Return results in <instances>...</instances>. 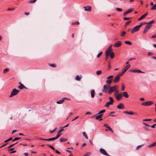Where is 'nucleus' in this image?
<instances>
[{
	"instance_id": "2",
	"label": "nucleus",
	"mask_w": 156,
	"mask_h": 156,
	"mask_svg": "<svg viewBox=\"0 0 156 156\" xmlns=\"http://www.w3.org/2000/svg\"><path fill=\"white\" fill-rule=\"evenodd\" d=\"M146 23H141L139 25L136 26L134 27L131 30V33H134L137 31L139 30L140 28L142 26V25L145 24Z\"/></svg>"
},
{
	"instance_id": "43",
	"label": "nucleus",
	"mask_w": 156,
	"mask_h": 156,
	"mask_svg": "<svg viewBox=\"0 0 156 156\" xmlns=\"http://www.w3.org/2000/svg\"><path fill=\"white\" fill-rule=\"evenodd\" d=\"M126 34V32L125 31H122L121 33V36L122 37L124 36Z\"/></svg>"
},
{
	"instance_id": "4",
	"label": "nucleus",
	"mask_w": 156,
	"mask_h": 156,
	"mask_svg": "<svg viewBox=\"0 0 156 156\" xmlns=\"http://www.w3.org/2000/svg\"><path fill=\"white\" fill-rule=\"evenodd\" d=\"M118 86L117 85H115L111 87L110 86V89L109 90L108 94H111L112 93L114 92L117 89Z\"/></svg>"
},
{
	"instance_id": "49",
	"label": "nucleus",
	"mask_w": 156,
	"mask_h": 156,
	"mask_svg": "<svg viewBox=\"0 0 156 156\" xmlns=\"http://www.w3.org/2000/svg\"><path fill=\"white\" fill-rule=\"evenodd\" d=\"M131 19V18L129 17H124L123 18L124 20H128Z\"/></svg>"
},
{
	"instance_id": "17",
	"label": "nucleus",
	"mask_w": 156,
	"mask_h": 156,
	"mask_svg": "<svg viewBox=\"0 0 156 156\" xmlns=\"http://www.w3.org/2000/svg\"><path fill=\"white\" fill-rule=\"evenodd\" d=\"M122 43L120 41H118L115 43L114 45V47H119L121 45Z\"/></svg>"
},
{
	"instance_id": "51",
	"label": "nucleus",
	"mask_w": 156,
	"mask_h": 156,
	"mask_svg": "<svg viewBox=\"0 0 156 156\" xmlns=\"http://www.w3.org/2000/svg\"><path fill=\"white\" fill-rule=\"evenodd\" d=\"M125 90V87H124V85L123 84H122V91H124Z\"/></svg>"
},
{
	"instance_id": "42",
	"label": "nucleus",
	"mask_w": 156,
	"mask_h": 156,
	"mask_svg": "<svg viewBox=\"0 0 156 156\" xmlns=\"http://www.w3.org/2000/svg\"><path fill=\"white\" fill-rule=\"evenodd\" d=\"M21 138H20V137H15L14 139L12 140V142H13L15 141H16V140H19V139H21Z\"/></svg>"
},
{
	"instance_id": "25",
	"label": "nucleus",
	"mask_w": 156,
	"mask_h": 156,
	"mask_svg": "<svg viewBox=\"0 0 156 156\" xmlns=\"http://www.w3.org/2000/svg\"><path fill=\"white\" fill-rule=\"evenodd\" d=\"M114 53L112 51L111 52V53L109 54L110 58L112 59L114 58Z\"/></svg>"
},
{
	"instance_id": "59",
	"label": "nucleus",
	"mask_w": 156,
	"mask_h": 156,
	"mask_svg": "<svg viewBox=\"0 0 156 156\" xmlns=\"http://www.w3.org/2000/svg\"><path fill=\"white\" fill-rule=\"evenodd\" d=\"M79 117V116H77L76 117H75L72 120V121H74V120H76Z\"/></svg>"
},
{
	"instance_id": "12",
	"label": "nucleus",
	"mask_w": 156,
	"mask_h": 156,
	"mask_svg": "<svg viewBox=\"0 0 156 156\" xmlns=\"http://www.w3.org/2000/svg\"><path fill=\"white\" fill-rule=\"evenodd\" d=\"M133 10V9H128L123 13V16H125L127 14L131 13Z\"/></svg>"
},
{
	"instance_id": "20",
	"label": "nucleus",
	"mask_w": 156,
	"mask_h": 156,
	"mask_svg": "<svg viewBox=\"0 0 156 156\" xmlns=\"http://www.w3.org/2000/svg\"><path fill=\"white\" fill-rule=\"evenodd\" d=\"M95 94V91L94 90H92L90 91V94L92 98H94Z\"/></svg>"
},
{
	"instance_id": "58",
	"label": "nucleus",
	"mask_w": 156,
	"mask_h": 156,
	"mask_svg": "<svg viewBox=\"0 0 156 156\" xmlns=\"http://www.w3.org/2000/svg\"><path fill=\"white\" fill-rule=\"evenodd\" d=\"M55 152L56 153L58 154H61L60 152L57 150H55Z\"/></svg>"
},
{
	"instance_id": "26",
	"label": "nucleus",
	"mask_w": 156,
	"mask_h": 156,
	"mask_svg": "<svg viewBox=\"0 0 156 156\" xmlns=\"http://www.w3.org/2000/svg\"><path fill=\"white\" fill-rule=\"evenodd\" d=\"M112 104H113V103L109 101L106 103L105 106L106 107H108L110 105Z\"/></svg>"
},
{
	"instance_id": "55",
	"label": "nucleus",
	"mask_w": 156,
	"mask_h": 156,
	"mask_svg": "<svg viewBox=\"0 0 156 156\" xmlns=\"http://www.w3.org/2000/svg\"><path fill=\"white\" fill-rule=\"evenodd\" d=\"M56 128H55L54 129L52 130H50V132L51 133H52L54 132H55L56 130Z\"/></svg>"
},
{
	"instance_id": "23",
	"label": "nucleus",
	"mask_w": 156,
	"mask_h": 156,
	"mask_svg": "<svg viewBox=\"0 0 156 156\" xmlns=\"http://www.w3.org/2000/svg\"><path fill=\"white\" fill-rule=\"evenodd\" d=\"M120 79V77L118 76V75L116 76L114 80V83H116L118 82Z\"/></svg>"
},
{
	"instance_id": "38",
	"label": "nucleus",
	"mask_w": 156,
	"mask_h": 156,
	"mask_svg": "<svg viewBox=\"0 0 156 156\" xmlns=\"http://www.w3.org/2000/svg\"><path fill=\"white\" fill-rule=\"evenodd\" d=\"M61 134L60 133L58 132V133L57 134V135L56 137H55V139H56L58 138L61 135Z\"/></svg>"
},
{
	"instance_id": "60",
	"label": "nucleus",
	"mask_w": 156,
	"mask_h": 156,
	"mask_svg": "<svg viewBox=\"0 0 156 156\" xmlns=\"http://www.w3.org/2000/svg\"><path fill=\"white\" fill-rule=\"evenodd\" d=\"M156 125H155V124H154V125H152L151 126V127L152 128H155V126Z\"/></svg>"
},
{
	"instance_id": "48",
	"label": "nucleus",
	"mask_w": 156,
	"mask_h": 156,
	"mask_svg": "<svg viewBox=\"0 0 156 156\" xmlns=\"http://www.w3.org/2000/svg\"><path fill=\"white\" fill-rule=\"evenodd\" d=\"M144 145V144H142V145H140L136 147V149H138L141 148V147H142Z\"/></svg>"
},
{
	"instance_id": "32",
	"label": "nucleus",
	"mask_w": 156,
	"mask_h": 156,
	"mask_svg": "<svg viewBox=\"0 0 156 156\" xmlns=\"http://www.w3.org/2000/svg\"><path fill=\"white\" fill-rule=\"evenodd\" d=\"M83 136L85 137V138L87 139H88V137L87 135H86V133L84 132H83Z\"/></svg>"
},
{
	"instance_id": "50",
	"label": "nucleus",
	"mask_w": 156,
	"mask_h": 156,
	"mask_svg": "<svg viewBox=\"0 0 156 156\" xmlns=\"http://www.w3.org/2000/svg\"><path fill=\"white\" fill-rule=\"evenodd\" d=\"M18 143V142L14 144H11V145H10L8 147V148H9L12 147L14 145H15V144H17Z\"/></svg>"
},
{
	"instance_id": "10",
	"label": "nucleus",
	"mask_w": 156,
	"mask_h": 156,
	"mask_svg": "<svg viewBox=\"0 0 156 156\" xmlns=\"http://www.w3.org/2000/svg\"><path fill=\"white\" fill-rule=\"evenodd\" d=\"M116 100L119 101L122 98V93H119L115 96Z\"/></svg>"
},
{
	"instance_id": "21",
	"label": "nucleus",
	"mask_w": 156,
	"mask_h": 156,
	"mask_svg": "<svg viewBox=\"0 0 156 156\" xmlns=\"http://www.w3.org/2000/svg\"><path fill=\"white\" fill-rule=\"evenodd\" d=\"M102 116H103L102 114L99 115H98L97 116H96L95 119L96 120L100 119V120H102V119H101V118H102Z\"/></svg>"
},
{
	"instance_id": "62",
	"label": "nucleus",
	"mask_w": 156,
	"mask_h": 156,
	"mask_svg": "<svg viewBox=\"0 0 156 156\" xmlns=\"http://www.w3.org/2000/svg\"><path fill=\"white\" fill-rule=\"evenodd\" d=\"M143 123L145 125H146L150 127L151 126L150 125H149L148 124H147V123L143 122Z\"/></svg>"
},
{
	"instance_id": "64",
	"label": "nucleus",
	"mask_w": 156,
	"mask_h": 156,
	"mask_svg": "<svg viewBox=\"0 0 156 156\" xmlns=\"http://www.w3.org/2000/svg\"><path fill=\"white\" fill-rule=\"evenodd\" d=\"M24 14L25 15L28 16L29 15L30 13L29 12H25Z\"/></svg>"
},
{
	"instance_id": "56",
	"label": "nucleus",
	"mask_w": 156,
	"mask_h": 156,
	"mask_svg": "<svg viewBox=\"0 0 156 156\" xmlns=\"http://www.w3.org/2000/svg\"><path fill=\"white\" fill-rule=\"evenodd\" d=\"M63 127L60 129L58 132V133H60L61 132L63 131L64 130Z\"/></svg>"
},
{
	"instance_id": "34",
	"label": "nucleus",
	"mask_w": 156,
	"mask_h": 156,
	"mask_svg": "<svg viewBox=\"0 0 156 156\" xmlns=\"http://www.w3.org/2000/svg\"><path fill=\"white\" fill-rule=\"evenodd\" d=\"M125 43L126 44H128L129 45H131L132 44V43L130 41H126L125 42Z\"/></svg>"
},
{
	"instance_id": "31",
	"label": "nucleus",
	"mask_w": 156,
	"mask_h": 156,
	"mask_svg": "<svg viewBox=\"0 0 156 156\" xmlns=\"http://www.w3.org/2000/svg\"><path fill=\"white\" fill-rule=\"evenodd\" d=\"M109 99L110 100L109 101L113 104V102L114 101L113 98L112 97H109Z\"/></svg>"
},
{
	"instance_id": "30",
	"label": "nucleus",
	"mask_w": 156,
	"mask_h": 156,
	"mask_svg": "<svg viewBox=\"0 0 156 156\" xmlns=\"http://www.w3.org/2000/svg\"><path fill=\"white\" fill-rule=\"evenodd\" d=\"M152 10H156V4H155L153 5V6L151 8Z\"/></svg>"
},
{
	"instance_id": "41",
	"label": "nucleus",
	"mask_w": 156,
	"mask_h": 156,
	"mask_svg": "<svg viewBox=\"0 0 156 156\" xmlns=\"http://www.w3.org/2000/svg\"><path fill=\"white\" fill-rule=\"evenodd\" d=\"M124 73H125L124 72H123V71H122L121 73H119L118 74V76L120 77V76H122Z\"/></svg>"
},
{
	"instance_id": "3",
	"label": "nucleus",
	"mask_w": 156,
	"mask_h": 156,
	"mask_svg": "<svg viewBox=\"0 0 156 156\" xmlns=\"http://www.w3.org/2000/svg\"><path fill=\"white\" fill-rule=\"evenodd\" d=\"M110 85L105 84L104 85L102 90L103 93H108V94L109 90L110 89Z\"/></svg>"
},
{
	"instance_id": "6",
	"label": "nucleus",
	"mask_w": 156,
	"mask_h": 156,
	"mask_svg": "<svg viewBox=\"0 0 156 156\" xmlns=\"http://www.w3.org/2000/svg\"><path fill=\"white\" fill-rule=\"evenodd\" d=\"M112 45H110L107 48V50L105 51L106 55L107 56H108L109 54L112 52Z\"/></svg>"
},
{
	"instance_id": "35",
	"label": "nucleus",
	"mask_w": 156,
	"mask_h": 156,
	"mask_svg": "<svg viewBox=\"0 0 156 156\" xmlns=\"http://www.w3.org/2000/svg\"><path fill=\"white\" fill-rule=\"evenodd\" d=\"M105 111H106V110L105 109L103 110H102L98 112V114L101 115V114H102V113H104L105 112Z\"/></svg>"
},
{
	"instance_id": "27",
	"label": "nucleus",
	"mask_w": 156,
	"mask_h": 156,
	"mask_svg": "<svg viewBox=\"0 0 156 156\" xmlns=\"http://www.w3.org/2000/svg\"><path fill=\"white\" fill-rule=\"evenodd\" d=\"M156 145V142L155 141V142H154V143H152V144H151L150 145H149L148 146V147H154Z\"/></svg>"
},
{
	"instance_id": "9",
	"label": "nucleus",
	"mask_w": 156,
	"mask_h": 156,
	"mask_svg": "<svg viewBox=\"0 0 156 156\" xmlns=\"http://www.w3.org/2000/svg\"><path fill=\"white\" fill-rule=\"evenodd\" d=\"M100 152L103 155L106 156H110V155L107 153L106 151L103 149L100 148L99 149Z\"/></svg>"
},
{
	"instance_id": "13",
	"label": "nucleus",
	"mask_w": 156,
	"mask_h": 156,
	"mask_svg": "<svg viewBox=\"0 0 156 156\" xmlns=\"http://www.w3.org/2000/svg\"><path fill=\"white\" fill-rule=\"evenodd\" d=\"M131 72L132 73H144V72H143L140 70H137L136 69H133L131 70Z\"/></svg>"
},
{
	"instance_id": "7",
	"label": "nucleus",
	"mask_w": 156,
	"mask_h": 156,
	"mask_svg": "<svg viewBox=\"0 0 156 156\" xmlns=\"http://www.w3.org/2000/svg\"><path fill=\"white\" fill-rule=\"evenodd\" d=\"M113 76L111 75L108 76L107 77V80H106V83H107V84L110 85L112 83V79H110V78H112Z\"/></svg>"
},
{
	"instance_id": "16",
	"label": "nucleus",
	"mask_w": 156,
	"mask_h": 156,
	"mask_svg": "<svg viewBox=\"0 0 156 156\" xmlns=\"http://www.w3.org/2000/svg\"><path fill=\"white\" fill-rule=\"evenodd\" d=\"M131 65L130 64H128L123 69L122 71L123 72H124L125 73L129 69Z\"/></svg>"
},
{
	"instance_id": "5",
	"label": "nucleus",
	"mask_w": 156,
	"mask_h": 156,
	"mask_svg": "<svg viewBox=\"0 0 156 156\" xmlns=\"http://www.w3.org/2000/svg\"><path fill=\"white\" fill-rule=\"evenodd\" d=\"M20 91L18 90H17L15 88L13 89L11 93V94L9 96V97H12L15 95H17Z\"/></svg>"
},
{
	"instance_id": "63",
	"label": "nucleus",
	"mask_w": 156,
	"mask_h": 156,
	"mask_svg": "<svg viewBox=\"0 0 156 156\" xmlns=\"http://www.w3.org/2000/svg\"><path fill=\"white\" fill-rule=\"evenodd\" d=\"M156 37V35H154L151 36V38H155Z\"/></svg>"
},
{
	"instance_id": "54",
	"label": "nucleus",
	"mask_w": 156,
	"mask_h": 156,
	"mask_svg": "<svg viewBox=\"0 0 156 156\" xmlns=\"http://www.w3.org/2000/svg\"><path fill=\"white\" fill-rule=\"evenodd\" d=\"M151 120V119H144L143 120V121H150Z\"/></svg>"
},
{
	"instance_id": "61",
	"label": "nucleus",
	"mask_w": 156,
	"mask_h": 156,
	"mask_svg": "<svg viewBox=\"0 0 156 156\" xmlns=\"http://www.w3.org/2000/svg\"><path fill=\"white\" fill-rule=\"evenodd\" d=\"M91 113L90 112H87L86 113H85V115H91Z\"/></svg>"
},
{
	"instance_id": "36",
	"label": "nucleus",
	"mask_w": 156,
	"mask_h": 156,
	"mask_svg": "<svg viewBox=\"0 0 156 156\" xmlns=\"http://www.w3.org/2000/svg\"><path fill=\"white\" fill-rule=\"evenodd\" d=\"M9 69L5 68L4 70L3 71V73H6L7 72L9 71Z\"/></svg>"
},
{
	"instance_id": "57",
	"label": "nucleus",
	"mask_w": 156,
	"mask_h": 156,
	"mask_svg": "<svg viewBox=\"0 0 156 156\" xmlns=\"http://www.w3.org/2000/svg\"><path fill=\"white\" fill-rule=\"evenodd\" d=\"M131 22V21H127L126 24V26L128 25Z\"/></svg>"
},
{
	"instance_id": "15",
	"label": "nucleus",
	"mask_w": 156,
	"mask_h": 156,
	"mask_svg": "<svg viewBox=\"0 0 156 156\" xmlns=\"http://www.w3.org/2000/svg\"><path fill=\"white\" fill-rule=\"evenodd\" d=\"M124 106L123 104L122 103H120L117 105V107L119 109H122L124 108Z\"/></svg>"
},
{
	"instance_id": "14",
	"label": "nucleus",
	"mask_w": 156,
	"mask_h": 156,
	"mask_svg": "<svg viewBox=\"0 0 156 156\" xmlns=\"http://www.w3.org/2000/svg\"><path fill=\"white\" fill-rule=\"evenodd\" d=\"M84 10L86 11L90 12L91 10V8L90 6H87L84 7Z\"/></svg>"
},
{
	"instance_id": "44",
	"label": "nucleus",
	"mask_w": 156,
	"mask_h": 156,
	"mask_svg": "<svg viewBox=\"0 0 156 156\" xmlns=\"http://www.w3.org/2000/svg\"><path fill=\"white\" fill-rule=\"evenodd\" d=\"M80 24V23H79V22L77 21V22H74V23H72L71 24L72 25H77V24Z\"/></svg>"
},
{
	"instance_id": "11",
	"label": "nucleus",
	"mask_w": 156,
	"mask_h": 156,
	"mask_svg": "<svg viewBox=\"0 0 156 156\" xmlns=\"http://www.w3.org/2000/svg\"><path fill=\"white\" fill-rule=\"evenodd\" d=\"M69 99L67 98H64L62 100H60L57 101L56 103L58 104H61L64 102L65 100H69Z\"/></svg>"
},
{
	"instance_id": "24",
	"label": "nucleus",
	"mask_w": 156,
	"mask_h": 156,
	"mask_svg": "<svg viewBox=\"0 0 156 156\" xmlns=\"http://www.w3.org/2000/svg\"><path fill=\"white\" fill-rule=\"evenodd\" d=\"M82 77V76L81 75H77L75 77V79L76 80H78V81H80Z\"/></svg>"
},
{
	"instance_id": "29",
	"label": "nucleus",
	"mask_w": 156,
	"mask_h": 156,
	"mask_svg": "<svg viewBox=\"0 0 156 156\" xmlns=\"http://www.w3.org/2000/svg\"><path fill=\"white\" fill-rule=\"evenodd\" d=\"M67 139L66 138H61L60 139V141L61 142H65L67 141Z\"/></svg>"
},
{
	"instance_id": "40",
	"label": "nucleus",
	"mask_w": 156,
	"mask_h": 156,
	"mask_svg": "<svg viewBox=\"0 0 156 156\" xmlns=\"http://www.w3.org/2000/svg\"><path fill=\"white\" fill-rule=\"evenodd\" d=\"M37 0H30L29 1V2L30 3H34Z\"/></svg>"
},
{
	"instance_id": "53",
	"label": "nucleus",
	"mask_w": 156,
	"mask_h": 156,
	"mask_svg": "<svg viewBox=\"0 0 156 156\" xmlns=\"http://www.w3.org/2000/svg\"><path fill=\"white\" fill-rule=\"evenodd\" d=\"M116 10L119 12H121L122 11V9H121L118 8H116Z\"/></svg>"
},
{
	"instance_id": "37",
	"label": "nucleus",
	"mask_w": 156,
	"mask_h": 156,
	"mask_svg": "<svg viewBox=\"0 0 156 156\" xmlns=\"http://www.w3.org/2000/svg\"><path fill=\"white\" fill-rule=\"evenodd\" d=\"M119 93V91L117 89L116 90H115L114 91V95H115V96L116 95H117L118 94H119V93Z\"/></svg>"
},
{
	"instance_id": "22",
	"label": "nucleus",
	"mask_w": 156,
	"mask_h": 156,
	"mask_svg": "<svg viewBox=\"0 0 156 156\" xmlns=\"http://www.w3.org/2000/svg\"><path fill=\"white\" fill-rule=\"evenodd\" d=\"M148 14V13H146L145 14H144V15H142V16H141L140 18H139L138 19V21H140V20H142V19H143Z\"/></svg>"
},
{
	"instance_id": "46",
	"label": "nucleus",
	"mask_w": 156,
	"mask_h": 156,
	"mask_svg": "<svg viewBox=\"0 0 156 156\" xmlns=\"http://www.w3.org/2000/svg\"><path fill=\"white\" fill-rule=\"evenodd\" d=\"M102 51H101L97 55V57L98 58H99L101 56V55L102 54Z\"/></svg>"
},
{
	"instance_id": "33",
	"label": "nucleus",
	"mask_w": 156,
	"mask_h": 156,
	"mask_svg": "<svg viewBox=\"0 0 156 156\" xmlns=\"http://www.w3.org/2000/svg\"><path fill=\"white\" fill-rule=\"evenodd\" d=\"M55 140V137H53L48 139H46L45 140L46 141H51V140Z\"/></svg>"
},
{
	"instance_id": "8",
	"label": "nucleus",
	"mask_w": 156,
	"mask_h": 156,
	"mask_svg": "<svg viewBox=\"0 0 156 156\" xmlns=\"http://www.w3.org/2000/svg\"><path fill=\"white\" fill-rule=\"evenodd\" d=\"M153 103V102L151 101H148L146 102H143L141 103L142 105L147 106H149L152 105Z\"/></svg>"
},
{
	"instance_id": "39",
	"label": "nucleus",
	"mask_w": 156,
	"mask_h": 156,
	"mask_svg": "<svg viewBox=\"0 0 156 156\" xmlns=\"http://www.w3.org/2000/svg\"><path fill=\"white\" fill-rule=\"evenodd\" d=\"M102 73V71L101 70H98L96 72V74L98 75H99Z\"/></svg>"
},
{
	"instance_id": "45",
	"label": "nucleus",
	"mask_w": 156,
	"mask_h": 156,
	"mask_svg": "<svg viewBox=\"0 0 156 156\" xmlns=\"http://www.w3.org/2000/svg\"><path fill=\"white\" fill-rule=\"evenodd\" d=\"M91 154V153L87 152L84 155V156H90Z\"/></svg>"
},
{
	"instance_id": "19",
	"label": "nucleus",
	"mask_w": 156,
	"mask_h": 156,
	"mask_svg": "<svg viewBox=\"0 0 156 156\" xmlns=\"http://www.w3.org/2000/svg\"><path fill=\"white\" fill-rule=\"evenodd\" d=\"M122 93V96H123L124 97L126 98H127L129 97V95L127 92L125 91Z\"/></svg>"
},
{
	"instance_id": "18",
	"label": "nucleus",
	"mask_w": 156,
	"mask_h": 156,
	"mask_svg": "<svg viewBox=\"0 0 156 156\" xmlns=\"http://www.w3.org/2000/svg\"><path fill=\"white\" fill-rule=\"evenodd\" d=\"M20 85L18 87V88L20 89H26L27 88L24 86L23 84H22L20 82L19 83Z\"/></svg>"
},
{
	"instance_id": "28",
	"label": "nucleus",
	"mask_w": 156,
	"mask_h": 156,
	"mask_svg": "<svg viewBox=\"0 0 156 156\" xmlns=\"http://www.w3.org/2000/svg\"><path fill=\"white\" fill-rule=\"evenodd\" d=\"M137 113L136 112H133L131 111L129 112L128 114L130 115H137Z\"/></svg>"
},
{
	"instance_id": "47",
	"label": "nucleus",
	"mask_w": 156,
	"mask_h": 156,
	"mask_svg": "<svg viewBox=\"0 0 156 156\" xmlns=\"http://www.w3.org/2000/svg\"><path fill=\"white\" fill-rule=\"evenodd\" d=\"M49 66L52 67H56V65L55 64H50Z\"/></svg>"
},
{
	"instance_id": "52",
	"label": "nucleus",
	"mask_w": 156,
	"mask_h": 156,
	"mask_svg": "<svg viewBox=\"0 0 156 156\" xmlns=\"http://www.w3.org/2000/svg\"><path fill=\"white\" fill-rule=\"evenodd\" d=\"M48 146L50 148H51V149H53V150H55V148L52 146H51V145H48Z\"/></svg>"
},
{
	"instance_id": "1",
	"label": "nucleus",
	"mask_w": 156,
	"mask_h": 156,
	"mask_svg": "<svg viewBox=\"0 0 156 156\" xmlns=\"http://www.w3.org/2000/svg\"><path fill=\"white\" fill-rule=\"evenodd\" d=\"M154 21L152 20L147 23V25L146 26L145 29L143 32V33L144 34L146 33L150 28L152 26V24L153 23Z\"/></svg>"
}]
</instances>
